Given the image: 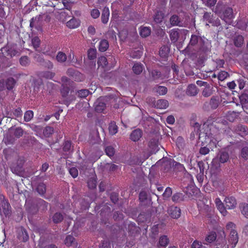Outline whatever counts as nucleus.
<instances>
[{"instance_id": "obj_54", "label": "nucleus", "mask_w": 248, "mask_h": 248, "mask_svg": "<svg viewBox=\"0 0 248 248\" xmlns=\"http://www.w3.org/2000/svg\"><path fill=\"white\" fill-rule=\"evenodd\" d=\"M19 62L20 63L24 66L29 65L30 62L29 58L26 56L21 57L19 60Z\"/></svg>"}, {"instance_id": "obj_12", "label": "nucleus", "mask_w": 248, "mask_h": 248, "mask_svg": "<svg viewBox=\"0 0 248 248\" xmlns=\"http://www.w3.org/2000/svg\"><path fill=\"white\" fill-rule=\"evenodd\" d=\"M241 150L240 156L245 160L248 159V140H245L241 142Z\"/></svg>"}, {"instance_id": "obj_62", "label": "nucleus", "mask_w": 248, "mask_h": 248, "mask_svg": "<svg viewBox=\"0 0 248 248\" xmlns=\"http://www.w3.org/2000/svg\"><path fill=\"white\" fill-rule=\"evenodd\" d=\"M210 152V148L207 146H204L202 145L199 150V153L202 155H206Z\"/></svg>"}, {"instance_id": "obj_18", "label": "nucleus", "mask_w": 248, "mask_h": 248, "mask_svg": "<svg viewBox=\"0 0 248 248\" xmlns=\"http://www.w3.org/2000/svg\"><path fill=\"white\" fill-rule=\"evenodd\" d=\"M164 17V13L160 10H156L153 16L154 21L156 24L161 23Z\"/></svg>"}, {"instance_id": "obj_51", "label": "nucleus", "mask_w": 248, "mask_h": 248, "mask_svg": "<svg viewBox=\"0 0 248 248\" xmlns=\"http://www.w3.org/2000/svg\"><path fill=\"white\" fill-rule=\"evenodd\" d=\"M151 77L154 80H156L161 77L162 74L161 72L156 70H153L150 72Z\"/></svg>"}, {"instance_id": "obj_34", "label": "nucleus", "mask_w": 248, "mask_h": 248, "mask_svg": "<svg viewBox=\"0 0 248 248\" xmlns=\"http://www.w3.org/2000/svg\"><path fill=\"white\" fill-rule=\"evenodd\" d=\"M36 190L41 195H43L46 192V186L43 183H39L37 184Z\"/></svg>"}, {"instance_id": "obj_48", "label": "nucleus", "mask_w": 248, "mask_h": 248, "mask_svg": "<svg viewBox=\"0 0 248 248\" xmlns=\"http://www.w3.org/2000/svg\"><path fill=\"white\" fill-rule=\"evenodd\" d=\"M150 33V29L145 27L142 28L140 31V34L143 37H146L148 36Z\"/></svg>"}, {"instance_id": "obj_42", "label": "nucleus", "mask_w": 248, "mask_h": 248, "mask_svg": "<svg viewBox=\"0 0 248 248\" xmlns=\"http://www.w3.org/2000/svg\"><path fill=\"white\" fill-rule=\"evenodd\" d=\"M63 219V215L60 213H56L52 217V220L54 223H59Z\"/></svg>"}, {"instance_id": "obj_60", "label": "nucleus", "mask_w": 248, "mask_h": 248, "mask_svg": "<svg viewBox=\"0 0 248 248\" xmlns=\"http://www.w3.org/2000/svg\"><path fill=\"white\" fill-rule=\"evenodd\" d=\"M105 152L108 156L110 157L114 155L115 150L113 147L108 146L105 148Z\"/></svg>"}, {"instance_id": "obj_27", "label": "nucleus", "mask_w": 248, "mask_h": 248, "mask_svg": "<svg viewBox=\"0 0 248 248\" xmlns=\"http://www.w3.org/2000/svg\"><path fill=\"white\" fill-rule=\"evenodd\" d=\"M109 16V9L108 7H105L103 10L102 15H101L102 22L104 24H106L108 22Z\"/></svg>"}, {"instance_id": "obj_26", "label": "nucleus", "mask_w": 248, "mask_h": 248, "mask_svg": "<svg viewBox=\"0 0 248 248\" xmlns=\"http://www.w3.org/2000/svg\"><path fill=\"white\" fill-rule=\"evenodd\" d=\"M56 59L58 62L63 63L66 62L67 56L63 52L59 51L57 54Z\"/></svg>"}, {"instance_id": "obj_32", "label": "nucleus", "mask_w": 248, "mask_h": 248, "mask_svg": "<svg viewBox=\"0 0 248 248\" xmlns=\"http://www.w3.org/2000/svg\"><path fill=\"white\" fill-rule=\"evenodd\" d=\"M170 48L168 46H162L159 50V55L161 57L163 58H166L169 53Z\"/></svg>"}, {"instance_id": "obj_35", "label": "nucleus", "mask_w": 248, "mask_h": 248, "mask_svg": "<svg viewBox=\"0 0 248 248\" xmlns=\"http://www.w3.org/2000/svg\"><path fill=\"white\" fill-rule=\"evenodd\" d=\"M5 82L6 83V89L8 90H12L16 83L15 79L13 78H8L6 80H5Z\"/></svg>"}, {"instance_id": "obj_8", "label": "nucleus", "mask_w": 248, "mask_h": 248, "mask_svg": "<svg viewBox=\"0 0 248 248\" xmlns=\"http://www.w3.org/2000/svg\"><path fill=\"white\" fill-rule=\"evenodd\" d=\"M17 238L21 241L25 242L29 238L28 233L23 227H20L17 230Z\"/></svg>"}, {"instance_id": "obj_20", "label": "nucleus", "mask_w": 248, "mask_h": 248, "mask_svg": "<svg viewBox=\"0 0 248 248\" xmlns=\"http://www.w3.org/2000/svg\"><path fill=\"white\" fill-rule=\"evenodd\" d=\"M224 201L226 207L230 209L234 208L237 204L235 199L233 197H226Z\"/></svg>"}, {"instance_id": "obj_59", "label": "nucleus", "mask_w": 248, "mask_h": 248, "mask_svg": "<svg viewBox=\"0 0 248 248\" xmlns=\"http://www.w3.org/2000/svg\"><path fill=\"white\" fill-rule=\"evenodd\" d=\"M172 194L171 188L168 187L166 188L165 192L163 194V197L164 200L169 198Z\"/></svg>"}, {"instance_id": "obj_2", "label": "nucleus", "mask_w": 248, "mask_h": 248, "mask_svg": "<svg viewBox=\"0 0 248 248\" xmlns=\"http://www.w3.org/2000/svg\"><path fill=\"white\" fill-rule=\"evenodd\" d=\"M229 158V155L227 152L224 150L220 151L216 157L212 160L211 167V170L215 171L218 170L220 167V164L226 162Z\"/></svg>"}, {"instance_id": "obj_63", "label": "nucleus", "mask_w": 248, "mask_h": 248, "mask_svg": "<svg viewBox=\"0 0 248 248\" xmlns=\"http://www.w3.org/2000/svg\"><path fill=\"white\" fill-rule=\"evenodd\" d=\"M71 149V142L69 140L65 141L63 143V150L64 152H69Z\"/></svg>"}, {"instance_id": "obj_3", "label": "nucleus", "mask_w": 248, "mask_h": 248, "mask_svg": "<svg viewBox=\"0 0 248 248\" xmlns=\"http://www.w3.org/2000/svg\"><path fill=\"white\" fill-rule=\"evenodd\" d=\"M160 136L157 134H153L150 139L148 146L149 154L147 157H148L151 155L156 153L159 149V140Z\"/></svg>"}, {"instance_id": "obj_31", "label": "nucleus", "mask_w": 248, "mask_h": 248, "mask_svg": "<svg viewBox=\"0 0 248 248\" xmlns=\"http://www.w3.org/2000/svg\"><path fill=\"white\" fill-rule=\"evenodd\" d=\"M201 39L202 37L201 36L196 35H192L189 43V45L192 46H198L199 44H200V42Z\"/></svg>"}, {"instance_id": "obj_43", "label": "nucleus", "mask_w": 248, "mask_h": 248, "mask_svg": "<svg viewBox=\"0 0 248 248\" xmlns=\"http://www.w3.org/2000/svg\"><path fill=\"white\" fill-rule=\"evenodd\" d=\"M155 92L159 95H165L167 93L168 90L165 86H157L154 88Z\"/></svg>"}, {"instance_id": "obj_4", "label": "nucleus", "mask_w": 248, "mask_h": 248, "mask_svg": "<svg viewBox=\"0 0 248 248\" xmlns=\"http://www.w3.org/2000/svg\"><path fill=\"white\" fill-rule=\"evenodd\" d=\"M216 121L217 119L211 115L204 123V125H207L209 128V134L213 138V137L217 136L219 132L218 129L216 127V124H217Z\"/></svg>"}, {"instance_id": "obj_52", "label": "nucleus", "mask_w": 248, "mask_h": 248, "mask_svg": "<svg viewBox=\"0 0 248 248\" xmlns=\"http://www.w3.org/2000/svg\"><path fill=\"white\" fill-rule=\"evenodd\" d=\"M97 63L99 66L104 67L108 65V61L105 57L101 56L98 58Z\"/></svg>"}, {"instance_id": "obj_61", "label": "nucleus", "mask_w": 248, "mask_h": 248, "mask_svg": "<svg viewBox=\"0 0 248 248\" xmlns=\"http://www.w3.org/2000/svg\"><path fill=\"white\" fill-rule=\"evenodd\" d=\"M213 14L211 13L205 12L203 16L204 20L207 21L209 23H212Z\"/></svg>"}, {"instance_id": "obj_41", "label": "nucleus", "mask_w": 248, "mask_h": 248, "mask_svg": "<svg viewBox=\"0 0 248 248\" xmlns=\"http://www.w3.org/2000/svg\"><path fill=\"white\" fill-rule=\"evenodd\" d=\"M108 130L109 133L112 135L115 134L118 132V126L114 122H111L109 125Z\"/></svg>"}, {"instance_id": "obj_21", "label": "nucleus", "mask_w": 248, "mask_h": 248, "mask_svg": "<svg viewBox=\"0 0 248 248\" xmlns=\"http://www.w3.org/2000/svg\"><path fill=\"white\" fill-rule=\"evenodd\" d=\"M170 240L167 235H164L160 237L157 244L158 248H165L169 244Z\"/></svg>"}, {"instance_id": "obj_23", "label": "nucleus", "mask_w": 248, "mask_h": 248, "mask_svg": "<svg viewBox=\"0 0 248 248\" xmlns=\"http://www.w3.org/2000/svg\"><path fill=\"white\" fill-rule=\"evenodd\" d=\"M198 93V90L197 86L195 84H190L188 86L186 93L189 96H195Z\"/></svg>"}, {"instance_id": "obj_24", "label": "nucleus", "mask_w": 248, "mask_h": 248, "mask_svg": "<svg viewBox=\"0 0 248 248\" xmlns=\"http://www.w3.org/2000/svg\"><path fill=\"white\" fill-rule=\"evenodd\" d=\"M220 103L219 98L217 96H213L209 102V105L212 109H216Z\"/></svg>"}, {"instance_id": "obj_22", "label": "nucleus", "mask_w": 248, "mask_h": 248, "mask_svg": "<svg viewBox=\"0 0 248 248\" xmlns=\"http://www.w3.org/2000/svg\"><path fill=\"white\" fill-rule=\"evenodd\" d=\"M214 92V88L212 85H209L204 87L202 92V95L204 97H208L211 96Z\"/></svg>"}, {"instance_id": "obj_1", "label": "nucleus", "mask_w": 248, "mask_h": 248, "mask_svg": "<svg viewBox=\"0 0 248 248\" xmlns=\"http://www.w3.org/2000/svg\"><path fill=\"white\" fill-rule=\"evenodd\" d=\"M23 133L24 130L20 127L12 126L10 127L5 138L6 144H14L17 139H19L23 136Z\"/></svg>"}, {"instance_id": "obj_38", "label": "nucleus", "mask_w": 248, "mask_h": 248, "mask_svg": "<svg viewBox=\"0 0 248 248\" xmlns=\"http://www.w3.org/2000/svg\"><path fill=\"white\" fill-rule=\"evenodd\" d=\"M105 170L113 172L117 170L118 169V166L111 163H106L104 165Z\"/></svg>"}, {"instance_id": "obj_13", "label": "nucleus", "mask_w": 248, "mask_h": 248, "mask_svg": "<svg viewBox=\"0 0 248 248\" xmlns=\"http://www.w3.org/2000/svg\"><path fill=\"white\" fill-rule=\"evenodd\" d=\"M238 241V236L236 231L232 229L230 232V238L229 242L232 248H234Z\"/></svg>"}, {"instance_id": "obj_37", "label": "nucleus", "mask_w": 248, "mask_h": 248, "mask_svg": "<svg viewBox=\"0 0 248 248\" xmlns=\"http://www.w3.org/2000/svg\"><path fill=\"white\" fill-rule=\"evenodd\" d=\"M170 37L171 41L173 42H176L179 37V33L175 30H171L170 31Z\"/></svg>"}, {"instance_id": "obj_47", "label": "nucleus", "mask_w": 248, "mask_h": 248, "mask_svg": "<svg viewBox=\"0 0 248 248\" xmlns=\"http://www.w3.org/2000/svg\"><path fill=\"white\" fill-rule=\"evenodd\" d=\"M75 241V238L73 236L69 235L65 238L64 243L67 246L69 247L74 244Z\"/></svg>"}, {"instance_id": "obj_9", "label": "nucleus", "mask_w": 248, "mask_h": 248, "mask_svg": "<svg viewBox=\"0 0 248 248\" xmlns=\"http://www.w3.org/2000/svg\"><path fill=\"white\" fill-rule=\"evenodd\" d=\"M169 216L173 218H178L181 215V210L176 206H170L168 208L167 210Z\"/></svg>"}, {"instance_id": "obj_36", "label": "nucleus", "mask_w": 248, "mask_h": 248, "mask_svg": "<svg viewBox=\"0 0 248 248\" xmlns=\"http://www.w3.org/2000/svg\"><path fill=\"white\" fill-rule=\"evenodd\" d=\"M133 72L136 75H140L143 70V66L139 63H135L132 67Z\"/></svg>"}, {"instance_id": "obj_30", "label": "nucleus", "mask_w": 248, "mask_h": 248, "mask_svg": "<svg viewBox=\"0 0 248 248\" xmlns=\"http://www.w3.org/2000/svg\"><path fill=\"white\" fill-rule=\"evenodd\" d=\"M155 107L160 109H164L169 106L168 101L165 99H159L155 104Z\"/></svg>"}, {"instance_id": "obj_25", "label": "nucleus", "mask_w": 248, "mask_h": 248, "mask_svg": "<svg viewBox=\"0 0 248 248\" xmlns=\"http://www.w3.org/2000/svg\"><path fill=\"white\" fill-rule=\"evenodd\" d=\"M80 25V21L74 17L72 18L66 23V26L71 29L77 28Z\"/></svg>"}, {"instance_id": "obj_39", "label": "nucleus", "mask_w": 248, "mask_h": 248, "mask_svg": "<svg viewBox=\"0 0 248 248\" xmlns=\"http://www.w3.org/2000/svg\"><path fill=\"white\" fill-rule=\"evenodd\" d=\"M47 205L48 203L44 200L40 199L37 200V206L41 210L43 211L46 210L47 209Z\"/></svg>"}, {"instance_id": "obj_17", "label": "nucleus", "mask_w": 248, "mask_h": 248, "mask_svg": "<svg viewBox=\"0 0 248 248\" xmlns=\"http://www.w3.org/2000/svg\"><path fill=\"white\" fill-rule=\"evenodd\" d=\"M66 74L69 76L72 77L75 80H80V77L82 75L77 70L72 68H69L67 69Z\"/></svg>"}, {"instance_id": "obj_46", "label": "nucleus", "mask_w": 248, "mask_h": 248, "mask_svg": "<svg viewBox=\"0 0 248 248\" xmlns=\"http://www.w3.org/2000/svg\"><path fill=\"white\" fill-rule=\"evenodd\" d=\"M53 132V128L49 126H46L43 130V134L46 137H49Z\"/></svg>"}, {"instance_id": "obj_45", "label": "nucleus", "mask_w": 248, "mask_h": 248, "mask_svg": "<svg viewBox=\"0 0 248 248\" xmlns=\"http://www.w3.org/2000/svg\"><path fill=\"white\" fill-rule=\"evenodd\" d=\"M1 50L2 51H6L7 53V55L10 56V57L14 56L18 53L17 51L15 49L12 48L8 49L7 47H3L1 48Z\"/></svg>"}, {"instance_id": "obj_44", "label": "nucleus", "mask_w": 248, "mask_h": 248, "mask_svg": "<svg viewBox=\"0 0 248 248\" xmlns=\"http://www.w3.org/2000/svg\"><path fill=\"white\" fill-rule=\"evenodd\" d=\"M184 196L181 193H176L172 197V200L174 202H180L184 201Z\"/></svg>"}, {"instance_id": "obj_16", "label": "nucleus", "mask_w": 248, "mask_h": 248, "mask_svg": "<svg viewBox=\"0 0 248 248\" xmlns=\"http://www.w3.org/2000/svg\"><path fill=\"white\" fill-rule=\"evenodd\" d=\"M232 40L234 45L237 47H242L244 44V38L241 35L235 34L232 37Z\"/></svg>"}, {"instance_id": "obj_40", "label": "nucleus", "mask_w": 248, "mask_h": 248, "mask_svg": "<svg viewBox=\"0 0 248 248\" xmlns=\"http://www.w3.org/2000/svg\"><path fill=\"white\" fill-rule=\"evenodd\" d=\"M89 93L90 92L88 90L82 89L76 92V94L79 98H84L89 95Z\"/></svg>"}, {"instance_id": "obj_29", "label": "nucleus", "mask_w": 248, "mask_h": 248, "mask_svg": "<svg viewBox=\"0 0 248 248\" xmlns=\"http://www.w3.org/2000/svg\"><path fill=\"white\" fill-rule=\"evenodd\" d=\"M197 191V189L193 186H187L186 187L184 190V192L188 197H190L192 196L195 191Z\"/></svg>"}, {"instance_id": "obj_5", "label": "nucleus", "mask_w": 248, "mask_h": 248, "mask_svg": "<svg viewBox=\"0 0 248 248\" xmlns=\"http://www.w3.org/2000/svg\"><path fill=\"white\" fill-rule=\"evenodd\" d=\"M220 18L226 23L230 24L232 22V19L234 17L233 10L232 8L226 7L220 15Z\"/></svg>"}, {"instance_id": "obj_15", "label": "nucleus", "mask_w": 248, "mask_h": 248, "mask_svg": "<svg viewBox=\"0 0 248 248\" xmlns=\"http://www.w3.org/2000/svg\"><path fill=\"white\" fill-rule=\"evenodd\" d=\"M234 131L242 137L248 134V128L243 124H239L234 127Z\"/></svg>"}, {"instance_id": "obj_58", "label": "nucleus", "mask_w": 248, "mask_h": 248, "mask_svg": "<svg viewBox=\"0 0 248 248\" xmlns=\"http://www.w3.org/2000/svg\"><path fill=\"white\" fill-rule=\"evenodd\" d=\"M88 186L90 189H94L96 187V181L94 178H91L88 181Z\"/></svg>"}, {"instance_id": "obj_11", "label": "nucleus", "mask_w": 248, "mask_h": 248, "mask_svg": "<svg viewBox=\"0 0 248 248\" xmlns=\"http://www.w3.org/2000/svg\"><path fill=\"white\" fill-rule=\"evenodd\" d=\"M211 47L210 44L206 39L202 38L198 48L204 52H207L210 51Z\"/></svg>"}, {"instance_id": "obj_49", "label": "nucleus", "mask_w": 248, "mask_h": 248, "mask_svg": "<svg viewBox=\"0 0 248 248\" xmlns=\"http://www.w3.org/2000/svg\"><path fill=\"white\" fill-rule=\"evenodd\" d=\"M241 212L242 214L247 218H248V204L243 203L240 206Z\"/></svg>"}, {"instance_id": "obj_50", "label": "nucleus", "mask_w": 248, "mask_h": 248, "mask_svg": "<svg viewBox=\"0 0 248 248\" xmlns=\"http://www.w3.org/2000/svg\"><path fill=\"white\" fill-rule=\"evenodd\" d=\"M88 57L90 60H94L96 57V50L95 48H90L88 51Z\"/></svg>"}, {"instance_id": "obj_33", "label": "nucleus", "mask_w": 248, "mask_h": 248, "mask_svg": "<svg viewBox=\"0 0 248 248\" xmlns=\"http://www.w3.org/2000/svg\"><path fill=\"white\" fill-rule=\"evenodd\" d=\"M108 46L109 44L108 40L103 39L99 43V50L101 52H105L108 49Z\"/></svg>"}, {"instance_id": "obj_6", "label": "nucleus", "mask_w": 248, "mask_h": 248, "mask_svg": "<svg viewBox=\"0 0 248 248\" xmlns=\"http://www.w3.org/2000/svg\"><path fill=\"white\" fill-rule=\"evenodd\" d=\"M10 205L8 202L5 199V197L0 195V213H3L5 215H8L10 213Z\"/></svg>"}, {"instance_id": "obj_19", "label": "nucleus", "mask_w": 248, "mask_h": 248, "mask_svg": "<svg viewBox=\"0 0 248 248\" xmlns=\"http://www.w3.org/2000/svg\"><path fill=\"white\" fill-rule=\"evenodd\" d=\"M142 136V131L140 129H136L133 130L130 136V139L133 141H138Z\"/></svg>"}, {"instance_id": "obj_56", "label": "nucleus", "mask_w": 248, "mask_h": 248, "mask_svg": "<svg viewBox=\"0 0 248 248\" xmlns=\"http://www.w3.org/2000/svg\"><path fill=\"white\" fill-rule=\"evenodd\" d=\"M229 76V74L228 73V72L225 71H221L218 73L217 75V78L218 80L220 81H223L225 80Z\"/></svg>"}, {"instance_id": "obj_57", "label": "nucleus", "mask_w": 248, "mask_h": 248, "mask_svg": "<svg viewBox=\"0 0 248 248\" xmlns=\"http://www.w3.org/2000/svg\"><path fill=\"white\" fill-rule=\"evenodd\" d=\"M128 229L129 232L134 233L135 232H139V228L136 226L135 223H131L128 225Z\"/></svg>"}, {"instance_id": "obj_64", "label": "nucleus", "mask_w": 248, "mask_h": 248, "mask_svg": "<svg viewBox=\"0 0 248 248\" xmlns=\"http://www.w3.org/2000/svg\"><path fill=\"white\" fill-rule=\"evenodd\" d=\"M31 42L34 48H37L39 46L40 40L38 37H34L33 38Z\"/></svg>"}, {"instance_id": "obj_53", "label": "nucleus", "mask_w": 248, "mask_h": 248, "mask_svg": "<svg viewBox=\"0 0 248 248\" xmlns=\"http://www.w3.org/2000/svg\"><path fill=\"white\" fill-rule=\"evenodd\" d=\"M216 203L217 208L219 210L220 213L223 216H225L227 213V211L225 208L224 207L223 204L220 201H219L218 202H217Z\"/></svg>"}, {"instance_id": "obj_14", "label": "nucleus", "mask_w": 248, "mask_h": 248, "mask_svg": "<svg viewBox=\"0 0 248 248\" xmlns=\"http://www.w3.org/2000/svg\"><path fill=\"white\" fill-rule=\"evenodd\" d=\"M170 23L172 26L183 27L184 23L181 18L177 15L171 16L169 20Z\"/></svg>"}, {"instance_id": "obj_10", "label": "nucleus", "mask_w": 248, "mask_h": 248, "mask_svg": "<svg viewBox=\"0 0 248 248\" xmlns=\"http://www.w3.org/2000/svg\"><path fill=\"white\" fill-rule=\"evenodd\" d=\"M152 213L151 208L145 209L142 211L138 216V220L140 222H145L150 219Z\"/></svg>"}, {"instance_id": "obj_28", "label": "nucleus", "mask_w": 248, "mask_h": 248, "mask_svg": "<svg viewBox=\"0 0 248 248\" xmlns=\"http://www.w3.org/2000/svg\"><path fill=\"white\" fill-rule=\"evenodd\" d=\"M106 104L102 101L97 100L95 103V110L97 112H102L106 108Z\"/></svg>"}, {"instance_id": "obj_7", "label": "nucleus", "mask_w": 248, "mask_h": 248, "mask_svg": "<svg viewBox=\"0 0 248 248\" xmlns=\"http://www.w3.org/2000/svg\"><path fill=\"white\" fill-rule=\"evenodd\" d=\"M162 166L164 170L166 171H169L172 167L178 169L183 168V166L180 163L175 162L173 159L170 158L167 159L164 161Z\"/></svg>"}, {"instance_id": "obj_55", "label": "nucleus", "mask_w": 248, "mask_h": 248, "mask_svg": "<svg viewBox=\"0 0 248 248\" xmlns=\"http://www.w3.org/2000/svg\"><path fill=\"white\" fill-rule=\"evenodd\" d=\"M33 113L31 110L27 111L24 114V121L26 122H29L33 118Z\"/></svg>"}]
</instances>
